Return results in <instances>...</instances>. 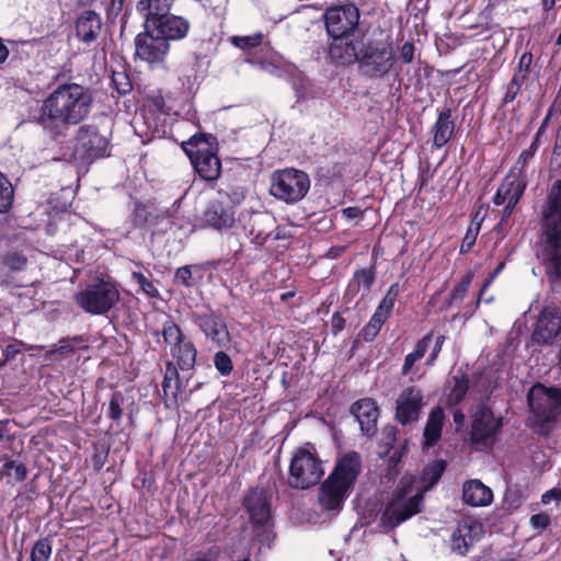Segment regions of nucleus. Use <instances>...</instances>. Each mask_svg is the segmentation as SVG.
Returning <instances> with one entry per match:
<instances>
[{
  "label": "nucleus",
  "instance_id": "nucleus-23",
  "mask_svg": "<svg viewBox=\"0 0 561 561\" xmlns=\"http://www.w3.org/2000/svg\"><path fill=\"white\" fill-rule=\"evenodd\" d=\"M102 26V18L98 12L84 10L76 19V36L87 45L92 44L98 39Z\"/></svg>",
  "mask_w": 561,
  "mask_h": 561
},
{
  "label": "nucleus",
  "instance_id": "nucleus-1",
  "mask_svg": "<svg viewBox=\"0 0 561 561\" xmlns=\"http://www.w3.org/2000/svg\"><path fill=\"white\" fill-rule=\"evenodd\" d=\"M93 107L91 90L78 83H62L43 101L35 122L55 141L67 137L69 129L85 121Z\"/></svg>",
  "mask_w": 561,
  "mask_h": 561
},
{
  "label": "nucleus",
  "instance_id": "nucleus-54",
  "mask_svg": "<svg viewBox=\"0 0 561 561\" xmlns=\"http://www.w3.org/2000/svg\"><path fill=\"white\" fill-rule=\"evenodd\" d=\"M134 278L141 286L145 293L152 297L156 296L157 289L153 284L146 278V276H144L141 273H134Z\"/></svg>",
  "mask_w": 561,
  "mask_h": 561
},
{
  "label": "nucleus",
  "instance_id": "nucleus-40",
  "mask_svg": "<svg viewBox=\"0 0 561 561\" xmlns=\"http://www.w3.org/2000/svg\"><path fill=\"white\" fill-rule=\"evenodd\" d=\"M387 318L380 313L374 312L369 322L360 331V335L364 341L371 342L379 333Z\"/></svg>",
  "mask_w": 561,
  "mask_h": 561
},
{
  "label": "nucleus",
  "instance_id": "nucleus-15",
  "mask_svg": "<svg viewBox=\"0 0 561 561\" xmlns=\"http://www.w3.org/2000/svg\"><path fill=\"white\" fill-rule=\"evenodd\" d=\"M193 322L198 327L205 339L218 348H228L231 344V334L226 319L220 312L210 310L203 313H193Z\"/></svg>",
  "mask_w": 561,
  "mask_h": 561
},
{
  "label": "nucleus",
  "instance_id": "nucleus-12",
  "mask_svg": "<svg viewBox=\"0 0 561 561\" xmlns=\"http://www.w3.org/2000/svg\"><path fill=\"white\" fill-rule=\"evenodd\" d=\"M161 334L170 353L181 370H191L196 363L197 350L194 343L186 340L180 327L171 319L163 323Z\"/></svg>",
  "mask_w": 561,
  "mask_h": 561
},
{
  "label": "nucleus",
  "instance_id": "nucleus-60",
  "mask_svg": "<svg viewBox=\"0 0 561 561\" xmlns=\"http://www.w3.org/2000/svg\"><path fill=\"white\" fill-rule=\"evenodd\" d=\"M417 360H420V359L416 357V355L413 352L409 353L404 358V363H403L402 370H401L402 375L407 376L412 370L414 364Z\"/></svg>",
  "mask_w": 561,
  "mask_h": 561
},
{
  "label": "nucleus",
  "instance_id": "nucleus-45",
  "mask_svg": "<svg viewBox=\"0 0 561 561\" xmlns=\"http://www.w3.org/2000/svg\"><path fill=\"white\" fill-rule=\"evenodd\" d=\"M125 403V397L121 391L112 393L108 402L107 415L113 421H119L123 415V404Z\"/></svg>",
  "mask_w": 561,
  "mask_h": 561
},
{
  "label": "nucleus",
  "instance_id": "nucleus-18",
  "mask_svg": "<svg viewBox=\"0 0 561 561\" xmlns=\"http://www.w3.org/2000/svg\"><path fill=\"white\" fill-rule=\"evenodd\" d=\"M527 183L526 173L518 171L517 168H511L493 196V204L496 206L503 205L505 202L518 204L527 187Z\"/></svg>",
  "mask_w": 561,
  "mask_h": 561
},
{
  "label": "nucleus",
  "instance_id": "nucleus-3",
  "mask_svg": "<svg viewBox=\"0 0 561 561\" xmlns=\"http://www.w3.org/2000/svg\"><path fill=\"white\" fill-rule=\"evenodd\" d=\"M537 257L549 279L561 284V180L552 184L542 209Z\"/></svg>",
  "mask_w": 561,
  "mask_h": 561
},
{
  "label": "nucleus",
  "instance_id": "nucleus-16",
  "mask_svg": "<svg viewBox=\"0 0 561 561\" xmlns=\"http://www.w3.org/2000/svg\"><path fill=\"white\" fill-rule=\"evenodd\" d=\"M425 405L424 393L416 386L403 388L396 400L394 419L403 426L416 423Z\"/></svg>",
  "mask_w": 561,
  "mask_h": 561
},
{
  "label": "nucleus",
  "instance_id": "nucleus-31",
  "mask_svg": "<svg viewBox=\"0 0 561 561\" xmlns=\"http://www.w3.org/2000/svg\"><path fill=\"white\" fill-rule=\"evenodd\" d=\"M180 387L179 371L174 363L165 364V373L162 381L163 399L167 408H170V401L176 403L178 390Z\"/></svg>",
  "mask_w": 561,
  "mask_h": 561
},
{
  "label": "nucleus",
  "instance_id": "nucleus-41",
  "mask_svg": "<svg viewBox=\"0 0 561 561\" xmlns=\"http://www.w3.org/2000/svg\"><path fill=\"white\" fill-rule=\"evenodd\" d=\"M387 318L380 313L374 312L369 322L360 331V335L364 341L371 342L379 333Z\"/></svg>",
  "mask_w": 561,
  "mask_h": 561
},
{
  "label": "nucleus",
  "instance_id": "nucleus-33",
  "mask_svg": "<svg viewBox=\"0 0 561 561\" xmlns=\"http://www.w3.org/2000/svg\"><path fill=\"white\" fill-rule=\"evenodd\" d=\"M202 278V268L199 265H184L179 267L174 275L176 285L193 287Z\"/></svg>",
  "mask_w": 561,
  "mask_h": 561
},
{
  "label": "nucleus",
  "instance_id": "nucleus-53",
  "mask_svg": "<svg viewBox=\"0 0 561 561\" xmlns=\"http://www.w3.org/2000/svg\"><path fill=\"white\" fill-rule=\"evenodd\" d=\"M550 524V517L547 514H535L530 517V525L539 530L546 529Z\"/></svg>",
  "mask_w": 561,
  "mask_h": 561
},
{
  "label": "nucleus",
  "instance_id": "nucleus-11",
  "mask_svg": "<svg viewBox=\"0 0 561 561\" xmlns=\"http://www.w3.org/2000/svg\"><path fill=\"white\" fill-rule=\"evenodd\" d=\"M324 474L321 460L311 451L300 448L290 461L288 484L295 489L316 485Z\"/></svg>",
  "mask_w": 561,
  "mask_h": 561
},
{
  "label": "nucleus",
  "instance_id": "nucleus-34",
  "mask_svg": "<svg viewBox=\"0 0 561 561\" xmlns=\"http://www.w3.org/2000/svg\"><path fill=\"white\" fill-rule=\"evenodd\" d=\"M454 386L447 396V403L449 405L459 404L466 397L469 389V379L466 376H454Z\"/></svg>",
  "mask_w": 561,
  "mask_h": 561
},
{
  "label": "nucleus",
  "instance_id": "nucleus-49",
  "mask_svg": "<svg viewBox=\"0 0 561 561\" xmlns=\"http://www.w3.org/2000/svg\"><path fill=\"white\" fill-rule=\"evenodd\" d=\"M538 148H539V140L534 138V140L530 144L529 148L525 149V150H523L520 152L517 161L515 162V164L512 168H517L518 171H522L523 173H526L525 172L526 165L533 159V157L535 156V153L538 150Z\"/></svg>",
  "mask_w": 561,
  "mask_h": 561
},
{
  "label": "nucleus",
  "instance_id": "nucleus-35",
  "mask_svg": "<svg viewBox=\"0 0 561 561\" xmlns=\"http://www.w3.org/2000/svg\"><path fill=\"white\" fill-rule=\"evenodd\" d=\"M400 293V286L398 283L392 284L388 291L386 293L385 297L376 308L375 312L380 313L385 318H389L391 314V311L394 307V304L398 299Z\"/></svg>",
  "mask_w": 561,
  "mask_h": 561
},
{
  "label": "nucleus",
  "instance_id": "nucleus-4",
  "mask_svg": "<svg viewBox=\"0 0 561 561\" xmlns=\"http://www.w3.org/2000/svg\"><path fill=\"white\" fill-rule=\"evenodd\" d=\"M362 469V459L356 451H350L339 459L334 470L318 491V503L322 511L337 514L351 494Z\"/></svg>",
  "mask_w": 561,
  "mask_h": 561
},
{
  "label": "nucleus",
  "instance_id": "nucleus-30",
  "mask_svg": "<svg viewBox=\"0 0 561 561\" xmlns=\"http://www.w3.org/2000/svg\"><path fill=\"white\" fill-rule=\"evenodd\" d=\"M455 124L451 121V110L444 108L431 128L433 135V145L436 148L444 147L453 137Z\"/></svg>",
  "mask_w": 561,
  "mask_h": 561
},
{
  "label": "nucleus",
  "instance_id": "nucleus-59",
  "mask_svg": "<svg viewBox=\"0 0 561 561\" xmlns=\"http://www.w3.org/2000/svg\"><path fill=\"white\" fill-rule=\"evenodd\" d=\"M187 561H216V552L213 550L196 552Z\"/></svg>",
  "mask_w": 561,
  "mask_h": 561
},
{
  "label": "nucleus",
  "instance_id": "nucleus-27",
  "mask_svg": "<svg viewBox=\"0 0 561 561\" xmlns=\"http://www.w3.org/2000/svg\"><path fill=\"white\" fill-rule=\"evenodd\" d=\"M173 0H139L136 4L137 12L144 19V27H150L157 21L170 13Z\"/></svg>",
  "mask_w": 561,
  "mask_h": 561
},
{
  "label": "nucleus",
  "instance_id": "nucleus-22",
  "mask_svg": "<svg viewBox=\"0 0 561 561\" xmlns=\"http://www.w3.org/2000/svg\"><path fill=\"white\" fill-rule=\"evenodd\" d=\"M351 412L358 421L364 435L374 436L376 434L379 408L373 399L356 401L353 403Z\"/></svg>",
  "mask_w": 561,
  "mask_h": 561
},
{
  "label": "nucleus",
  "instance_id": "nucleus-28",
  "mask_svg": "<svg viewBox=\"0 0 561 561\" xmlns=\"http://www.w3.org/2000/svg\"><path fill=\"white\" fill-rule=\"evenodd\" d=\"M445 423V412L439 405L434 407L426 420L424 432H423V448L430 449L435 446L440 437Z\"/></svg>",
  "mask_w": 561,
  "mask_h": 561
},
{
  "label": "nucleus",
  "instance_id": "nucleus-14",
  "mask_svg": "<svg viewBox=\"0 0 561 561\" xmlns=\"http://www.w3.org/2000/svg\"><path fill=\"white\" fill-rule=\"evenodd\" d=\"M502 427V419L495 417L492 410L481 403L477 407L471 422V440L482 447H491Z\"/></svg>",
  "mask_w": 561,
  "mask_h": 561
},
{
  "label": "nucleus",
  "instance_id": "nucleus-62",
  "mask_svg": "<svg viewBox=\"0 0 561 561\" xmlns=\"http://www.w3.org/2000/svg\"><path fill=\"white\" fill-rule=\"evenodd\" d=\"M505 203H506V205L503 209L501 220L497 224V226H502L503 224H505L508 220V218L512 216V214L517 205V204H510L508 202H505Z\"/></svg>",
  "mask_w": 561,
  "mask_h": 561
},
{
  "label": "nucleus",
  "instance_id": "nucleus-24",
  "mask_svg": "<svg viewBox=\"0 0 561 561\" xmlns=\"http://www.w3.org/2000/svg\"><path fill=\"white\" fill-rule=\"evenodd\" d=\"M203 221L216 230L230 229L236 222V214L232 207L222 202L213 201L204 211Z\"/></svg>",
  "mask_w": 561,
  "mask_h": 561
},
{
  "label": "nucleus",
  "instance_id": "nucleus-26",
  "mask_svg": "<svg viewBox=\"0 0 561 561\" xmlns=\"http://www.w3.org/2000/svg\"><path fill=\"white\" fill-rule=\"evenodd\" d=\"M359 50L347 37L333 38L329 46L328 57L336 66H351L358 61Z\"/></svg>",
  "mask_w": 561,
  "mask_h": 561
},
{
  "label": "nucleus",
  "instance_id": "nucleus-52",
  "mask_svg": "<svg viewBox=\"0 0 561 561\" xmlns=\"http://www.w3.org/2000/svg\"><path fill=\"white\" fill-rule=\"evenodd\" d=\"M432 333H428L416 342L413 353L416 355L419 359L424 357L427 347L432 341Z\"/></svg>",
  "mask_w": 561,
  "mask_h": 561
},
{
  "label": "nucleus",
  "instance_id": "nucleus-38",
  "mask_svg": "<svg viewBox=\"0 0 561 561\" xmlns=\"http://www.w3.org/2000/svg\"><path fill=\"white\" fill-rule=\"evenodd\" d=\"M14 191L10 181L0 172V213H7L13 203Z\"/></svg>",
  "mask_w": 561,
  "mask_h": 561
},
{
  "label": "nucleus",
  "instance_id": "nucleus-43",
  "mask_svg": "<svg viewBox=\"0 0 561 561\" xmlns=\"http://www.w3.org/2000/svg\"><path fill=\"white\" fill-rule=\"evenodd\" d=\"M263 37L262 33H255L247 36H232L230 37V42L233 46L248 50L260 46L263 42Z\"/></svg>",
  "mask_w": 561,
  "mask_h": 561
},
{
  "label": "nucleus",
  "instance_id": "nucleus-25",
  "mask_svg": "<svg viewBox=\"0 0 561 561\" xmlns=\"http://www.w3.org/2000/svg\"><path fill=\"white\" fill-rule=\"evenodd\" d=\"M482 534L483 529L480 523L463 522L458 524L451 536L453 550L459 554H465Z\"/></svg>",
  "mask_w": 561,
  "mask_h": 561
},
{
  "label": "nucleus",
  "instance_id": "nucleus-6",
  "mask_svg": "<svg viewBox=\"0 0 561 561\" xmlns=\"http://www.w3.org/2000/svg\"><path fill=\"white\" fill-rule=\"evenodd\" d=\"M527 399L533 413V426L540 433L548 434L551 424L561 413V388H547L537 383L530 388Z\"/></svg>",
  "mask_w": 561,
  "mask_h": 561
},
{
  "label": "nucleus",
  "instance_id": "nucleus-44",
  "mask_svg": "<svg viewBox=\"0 0 561 561\" xmlns=\"http://www.w3.org/2000/svg\"><path fill=\"white\" fill-rule=\"evenodd\" d=\"M526 80L527 79L524 78L522 75L520 76L515 75V73L513 75V78L508 82V84L506 87V92L502 99V105L512 103L516 99V96L520 92V89Z\"/></svg>",
  "mask_w": 561,
  "mask_h": 561
},
{
  "label": "nucleus",
  "instance_id": "nucleus-55",
  "mask_svg": "<svg viewBox=\"0 0 561 561\" xmlns=\"http://www.w3.org/2000/svg\"><path fill=\"white\" fill-rule=\"evenodd\" d=\"M400 57L404 62L410 64L414 57V45L405 42L400 49Z\"/></svg>",
  "mask_w": 561,
  "mask_h": 561
},
{
  "label": "nucleus",
  "instance_id": "nucleus-64",
  "mask_svg": "<svg viewBox=\"0 0 561 561\" xmlns=\"http://www.w3.org/2000/svg\"><path fill=\"white\" fill-rule=\"evenodd\" d=\"M552 499L561 500V490H550V491L546 492L542 495L541 501L543 504H548Z\"/></svg>",
  "mask_w": 561,
  "mask_h": 561
},
{
  "label": "nucleus",
  "instance_id": "nucleus-56",
  "mask_svg": "<svg viewBox=\"0 0 561 561\" xmlns=\"http://www.w3.org/2000/svg\"><path fill=\"white\" fill-rule=\"evenodd\" d=\"M125 0H110L107 7L108 16H118L124 9Z\"/></svg>",
  "mask_w": 561,
  "mask_h": 561
},
{
  "label": "nucleus",
  "instance_id": "nucleus-32",
  "mask_svg": "<svg viewBox=\"0 0 561 561\" xmlns=\"http://www.w3.org/2000/svg\"><path fill=\"white\" fill-rule=\"evenodd\" d=\"M375 282L374 268H360L357 270L347 287V294H357L362 291V297H365L370 291V288Z\"/></svg>",
  "mask_w": 561,
  "mask_h": 561
},
{
  "label": "nucleus",
  "instance_id": "nucleus-46",
  "mask_svg": "<svg viewBox=\"0 0 561 561\" xmlns=\"http://www.w3.org/2000/svg\"><path fill=\"white\" fill-rule=\"evenodd\" d=\"M27 259L18 251L8 252L3 256V264L11 271H23L26 266Z\"/></svg>",
  "mask_w": 561,
  "mask_h": 561
},
{
  "label": "nucleus",
  "instance_id": "nucleus-7",
  "mask_svg": "<svg viewBox=\"0 0 561 561\" xmlns=\"http://www.w3.org/2000/svg\"><path fill=\"white\" fill-rule=\"evenodd\" d=\"M110 154V139L96 125H81L75 136L72 158L91 163Z\"/></svg>",
  "mask_w": 561,
  "mask_h": 561
},
{
  "label": "nucleus",
  "instance_id": "nucleus-63",
  "mask_svg": "<svg viewBox=\"0 0 561 561\" xmlns=\"http://www.w3.org/2000/svg\"><path fill=\"white\" fill-rule=\"evenodd\" d=\"M20 353V348L14 344H9L5 346L3 351L4 360H11L13 359L18 354Z\"/></svg>",
  "mask_w": 561,
  "mask_h": 561
},
{
  "label": "nucleus",
  "instance_id": "nucleus-61",
  "mask_svg": "<svg viewBox=\"0 0 561 561\" xmlns=\"http://www.w3.org/2000/svg\"><path fill=\"white\" fill-rule=\"evenodd\" d=\"M59 347L53 351V353H59V354H69L75 352V346L71 344L70 340H61Z\"/></svg>",
  "mask_w": 561,
  "mask_h": 561
},
{
  "label": "nucleus",
  "instance_id": "nucleus-13",
  "mask_svg": "<svg viewBox=\"0 0 561 561\" xmlns=\"http://www.w3.org/2000/svg\"><path fill=\"white\" fill-rule=\"evenodd\" d=\"M359 10L353 3L331 7L324 12V24L332 38L348 37L358 26Z\"/></svg>",
  "mask_w": 561,
  "mask_h": 561
},
{
  "label": "nucleus",
  "instance_id": "nucleus-57",
  "mask_svg": "<svg viewBox=\"0 0 561 561\" xmlns=\"http://www.w3.org/2000/svg\"><path fill=\"white\" fill-rule=\"evenodd\" d=\"M331 325L333 334H337L345 328V319L340 312H334L331 318Z\"/></svg>",
  "mask_w": 561,
  "mask_h": 561
},
{
  "label": "nucleus",
  "instance_id": "nucleus-50",
  "mask_svg": "<svg viewBox=\"0 0 561 561\" xmlns=\"http://www.w3.org/2000/svg\"><path fill=\"white\" fill-rule=\"evenodd\" d=\"M112 82L119 94H126L131 90V82L128 76L123 71H114Z\"/></svg>",
  "mask_w": 561,
  "mask_h": 561
},
{
  "label": "nucleus",
  "instance_id": "nucleus-51",
  "mask_svg": "<svg viewBox=\"0 0 561 561\" xmlns=\"http://www.w3.org/2000/svg\"><path fill=\"white\" fill-rule=\"evenodd\" d=\"M531 65H533L531 53H524L519 58L515 75H519V76L522 75L524 78L527 79Z\"/></svg>",
  "mask_w": 561,
  "mask_h": 561
},
{
  "label": "nucleus",
  "instance_id": "nucleus-9",
  "mask_svg": "<svg viewBox=\"0 0 561 561\" xmlns=\"http://www.w3.org/2000/svg\"><path fill=\"white\" fill-rule=\"evenodd\" d=\"M310 188L306 172L297 169L275 171L271 178L270 193L286 203H296L305 197Z\"/></svg>",
  "mask_w": 561,
  "mask_h": 561
},
{
  "label": "nucleus",
  "instance_id": "nucleus-48",
  "mask_svg": "<svg viewBox=\"0 0 561 561\" xmlns=\"http://www.w3.org/2000/svg\"><path fill=\"white\" fill-rule=\"evenodd\" d=\"M214 365L221 376H228L233 370V364L230 356L222 351L215 354Z\"/></svg>",
  "mask_w": 561,
  "mask_h": 561
},
{
  "label": "nucleus",
  "instance_id": "nucleus-10",
  "mask_svg": "<svg viewBox=\"0 0 561 561\" xmlns=\"http://www.w3.org/2000/svg\"><path fill=\"white\" fill-rule=\"evenodd\" d=\"M75 300L88 313L104 314L117 304L119 291L113 283L100 280L78 291Z\"/></svg>",
  "mask_w": 561,
  "mask_h": 561
},
{
  "label": "nucleus",
  "instance_id": "nucleus-8",
  "mask_svg": "<svg viewBox=\"0 0 561 561\" xmlns=\"http://www.w3.org/2000/svg\"><path fill=\"white\" fill-rule=\"evenodd\" d=\"M359 72L369 79H381L394 65V54L390 45L369 42L359 49Z\"/></svg>",
  "mask_w": 561,
  "mask_h": 561
},
{
  "label": "nucleus",
  "instance_id": "nucleus-58",
  "mask_svg": "<svg viewBox=\"0 0 561 561\" xmlns=\"http://www.w3.org/2000/svg\"><path fill=\"white\" fill-rule=\"evenodd\" d=\"M445 340H446L445 335H438L436 337L435 345L433 347L432 354H431L430 358L426 362L427 365H433V363L437 358L439 352L442 351V346H443Z\"/></svg>",
  "mask_w": 561,
  "mask_h": 561
},
{
  "label": "nucleus",
  "instance_id": "nucleus-42",
  "mask_svg": "<svg viewBox=\"0 0 561 561\" xmlns=\"http://www.w3.org/2000/svg\"><path fill=\"white\" fill-rule=\"evenodd\" d=\"M1 473L3 476L13 477L18 482H22L27 477V468L23 462L9 460L2 466Z\"/></svg>",
  "mask_w": 561,
  "mask_h": 561
},
{
  "label": "nucleus",
  "instance_id": "nucleus-19",
  "mask_svg": "<svg viewBox=\"0 0 561 561\" xmlns=\"http://www.w3.org/2000/svg\"><path fill=\"white\" fill-rule=\"evenodd\" d=\"M561 332V312L556 306L545 307L536 323L533 340L539 344L551 343Z\"/></svg>",
  "mask_w": 561,
  "mask_h": 561
},
{
  "label": "nucleus",
  "instance_id": "nucleus-2",
  "mask_svg": "<svg viewBox=\"0 0 561 561\" xmlns=\"http://www.w3.org/2000/svg\"><path fill=\"white\" fill-rule=\"evenodd\" d=\"M444 470V461H434L419 473L403 476L381 515L382 526L393 529L420 513L425 492L437 484Z\"/></svg>",
  "mask_w": 561,
  "mask_h": 561
},
{
  "label": "nucleus",
  "instance_id": "nucleus-36",
  "mask_svg": "<svg viewBox=\"0 0 561 561\" xmlns=\"http://www.w3.org/2000/svg\"><path fill=\"white\" fill-rule=\"evenodd\" d=\"M473 279V274L471 272L467 273L461 280L453 288V290L449 294V298L446 301L447 307H451L455 304L461 302L466 294L468 291V288Z\"/></svg>",
  "mask_w": 561,
  "mask_h": 561
},
{
  "label": "nucleus",
  "instance_id": "nucleus-20",
  "mask_svg": "<svg viewBox=\"0 0 561 561\" xmlns=\"http://www.w3.org/2000/svg\"><path fill=\"white\" fill-rule=\"evenodd\" d=\"M243 506L254 526H265L271 518L270 496L263 489L250 490L243 499Z\"/></svg>",
  "mask_w": 561,
  "mask_h": 561
},
{
  "label": "nucleus",
  "instance_id": "nucleus-21",
  "mask_svg": "<svg viewBox=\"0 0 561 561\" xmlns=\"http://www.w3.org/2000/svg\"><path fill=\"white\" fill-rule=\"evenodd\" d=\"M190 28L191 23L186 18L171 13L149 27L154 35H158L168 44H170L171 41L176 42L184 39L187 36Z\"/></svg>",
  "mask_w": 561,
  "mask_h": 561
},
{
  "label": "nucleus",
  "instance_id": "nucleus-29",
  "mask_svg": "<svg viewBox=\"0 0 561 561\" xmlns=\"http://www.w3.org/2000/svg\"><path fill=\"white\" fill-rule=\"evenodd\" d=\"M462 500L471 506H486L493 501V492L480 480H470L463 485Z\"/></svg>",
  "mask_w": 561,
  "mask_h": 561
},
{
  "label": "nucleus",
  "instance_id": "nucleus-5",
  "mask_svg": "<svg viewBox=\"0 0 561 561\" xmlns=\"http://www.w3.org/2000/svg\"><path fill=\"white\" fill-rule=\"evenodd\" d=\"M194 170L205 181H216L221 173V162L217 157L216 137L210 134H195L182 144Z\"/></svg>",
  "mask_w": 561,
  "mask_h": 561
},
{
  "label": "nucleus",
  "instance_id": "nucleus-37",
  "mask_svg": "<svg viewBox=\"0 0 561 561\" xmlns=\"http://www.w3.org/2000/svg\"><path fill=\"white\" fill-rule=\"evenodd\" d=\"M51 552V539L48 537L38 539L31 550L30 561H49Z\"/></svg>",
  "mask_w": 561,
  "mask_h": 561
},
{
  "label": "nucleus",
  "instance_id": "nucleus-39",
  "mask_svg": "<svg viewBox=\"0 0 561 561\" xmlns=\"http://www.w3.org/2000/svg\"><path fill=\"white\" fill-rule=\"evenodd\" d=\"M387 318L380 313L374 312L369 322L360 331V335L364 341L371 342L379 333Z\"/></svg>",
  "mask_w": 561,
  "mask_h": 561
},
{
  "label": "nucleus",
  "instance_id": "nucleus-47",
  "mask_svg": "<svg viewBox=\"0 0 561 561\" xmlns=\"http://www.w3.org/2000/svg\"><path fill=\"white\" fill-rule=\"evenodd\" d=\"M481 224L480 222H471L467 229V232L462 239V243L460 245V253H468L476 243L477 237L480 231Z\"/></svg>",
  "mask_w": 561,
  "mask_h": 561
},
{
  "label": "nucleus",
  "instance_id": "nucleus-17",
  "mask_svg": "<svg viewBox=\"0 0 561 561\" xmlns=\"http://www.w3.org/2000/svg\"><path fill=\"white\" fill-rule=\"evenodd\" d=\"M136 56L150 64H160L164 61L170 51V44L154 35L151 30L144 27L135 38Z\"/></svg>",
  "mask_w": 561,
  "mask_h": 561
}]
</instances>
